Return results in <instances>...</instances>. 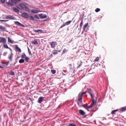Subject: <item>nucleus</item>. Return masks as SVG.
Returning a JSON list of instances; mask_svg holds the SVG:
<instances>
[{
  "label": "nucleus",
  "instance_id": "nucleus-18",
  "mask_svg": "<svg viewBox=\"0 0 126 126\" xmlns=\"http://www.w3.org/2000/svg\"><path fill=\"white\" fill-rule=\"evenodd\" d=\"M8 43H10L11 44H14V41L11 40L10 39V37H8Z\"/></svg>",
  "mask_w": 126,
  "mask_h": 126
},
{
  "label": "nucleus",
  "instance_id": "nucleus-28",
  "mask_svg": "<svg viewBox=\"0 0 126 126\" xmlns=\"http://www.w3.org/2000/svg\"><path fill=\"white\" fill-rule=\"evenodd\" d=\"M118 111H119V110L118 109H116V110H114L111 112V114L112 115H114V114H115L116 113V112H118Z\"/></svg>",
  "mask_w": 126,
  "mask_h": 126
},
{
  "label": "nucleus",
  "instance_id": "nucleus-11",
  "mask_svg": "<svg viewBox=\"0 0 126 126\" xmlns=\"http://www.w3.org/2000/svg\"><path fill=\"white\" fill-rule=\"evenodd\" d=\"M43 101H44V97H43L42 96H40L38 98L37 102L39 104H41V103H42V102H43Z\"/></svg>",
  "mask_w": 126,
  "mask_h": 126
},
{
  "label": "nucleus",
  "instance_id": "nucleus-6",
  "mask_svg": "<svg viewBox=\"0 0 126 126\" xmlns=\"http://www.w3.org/2000/svg\"><path fill=\"white\" fill-rule=\"evenodd\" d=\"M0 43L6 44V39L3 37H0Z\"/></svg>",
  "mask_w": 126,
  "mask_h": 126
},
{
  "label": "nucleus",
  "instance_id": "nucleus-23",
  "mask_svg": "<svg viewBox=\"0 0 126 126\" xmlns=\"http://www.w3.org/2000/svg\"><path fill=\"white\" fill-rule=\"evenodd\" d=\"M27 56H26V54H25V53H22L21 55V58L22 59H25L26 57H27Z\"/></svg>",
  "mask_w": 126,
  "mask_h": 126
},
{
  "label": "nucleus",
  "instance_id": "nucleus-1",
  "mask_svg": "<svg viewBox=\"0 0 126 126\" xmlns=\"http://www.w3.org/2000/svg\"><path fill=\"white\" fill-rule=\"evenodd\" d=\"M20 6L22 9H24L26 11H27V12H30V9H29V7L26 6L25 4L21 3L20 4Z\"/></svg>",
  "mask_w": 126,
  "mask_h": 126
},
{
  "label": "nucleus",
  "instance_id": "nucleus-20",
  "mask_svg": "<svg viewBox=\"0 0 126 126\" xmlns=\"http://www.w3.org/2000/svg\"><path fill=\"white\" fill-rule=\"evenodd\" d=\"M88 27V23H86L83 26V30L85 31L86 30V28Z\"/></svg>",
  "mask_w": 126,
  "mask_h": 126
},
{
  "label": "nucleus",
  "instance_id": "nucleus-5",
  "mask_svg": "<svg viewBox=\"0 0 126 126\" xmlns=\"http://www.w3.org/2000/svg\"><path fill=\"white\" fill-rule=\"evenodd\" d=\"M71 22H72V21H68L66 22H65L64 24L62 25L61 27L59 29H61V28H63V27H64V26H66V25H69V24H70V23H71Z\"/></svg>",
  "mask_w": 126,
  "mask_h": 126
},
{
  "label": "nucleus",
  "instance_id": "nucleus-3",
  "mask_svg": "<svg viewBox=\"0 0 126 126\" xmlns=\"http://www.w3.org/2000/svg\"><path fill=\"white\" fill-rule=\"evenodd\" d=\"M88 93L90 94L92 100V102L90 105V108H93V106H94V105L95 104V99L93 98V95L91 93H90V92H88Z\"/></svg>",
  "mask_w": 126,
  "mask_h": 126
},
{
  "label": "nucleus",
  "instance_id": "nucleus-29",
  "mask_svg": "<svg viewBox=\"0 0 126 126\" xmlns=\"http://www.w3.org/2000/svg\"><path fill=\"white\" fill-rule=\"evenodd\" d=\"M6 3L8 4V5H10V6H12L13 5V4L10 2H7Z\"/></svg>",
  "mask_w": 126,
  "mask_h": 126
},
{
  "label": "nucleus",
  "instance_id": "nucleus-12",
  "mask_svg": "<svg viewBox=\"0 0 126 126\" xmlns=\"http://www.w3.org/2000/svg\"><path fill=\"white\" fill-rule=\"evenodd\" d=\"M82 107L83 108H85V109H86V110H88V109H91V107H90V105L88 106V104H83L82 105Z\"/></svg>",
  "mask_w": 126,
  "mask_h": 126
},
{
  "label": "nucleus",
  "instance_id": "nucleus-8",
  "mask_svg": "<svg viewBox=\"0 0 126 126\" xmlns=\"http://www.w3.org/2000/svg\"><path fill=\"white\" fill-rule=\"evenodd\" d=\"M14 24L16 25H18V26H21V27H25V26H24V25L20 23L18 21H15L14 22Z\"/></svg>",
  "mask_w": 126,
  "mask_h": 126
},
{
  "label": "nucleus",
  "instance_id": "nucleus-2",
  "mask_svg": "<svg viewBox=\"0 0 126 126\" xmlns=\"http://www.w3.org/2000/svg\"><path fill=\"white\" fill-rule=\"evenodd\" d=\"M86 93H87L86 92H83L82 93H80L78 94V100L81 103H82V98L83 97V95H84V94H86Z\"/></svg>",
  "mask_w": 126,
  "mask_h": 126
},
{
  "label": "nucleus",
  "instance_id": "nucleus-26",
  "mask_svg": "<svg viewBox=\"0 0 126 126\" xmlns=\"http://www.w3.org/2000/svg\"><path fill=\"white\" fill-rule=\"evenodd\" d=\"M30 60V58L27 56L26 57V58H25V60L26 62V63H28Z\"/></svg>",
  "mask_w": 126,
  "mask_h": 126
},
{
  "label": "nucleus",
  "instance_id": "nucleus-21",
  "mask_svg": "<svg viewBox=\"0 0 126 126\" xmlns=\"http://www.w3.org/2000/svg\"><path fill=\"white\" fill-rule=\"evenodd\" d=\"M120 110L121 112H126V106H125L124 107H122L120 109Z\"/></svg>",
  "mask_w": 126,
  "mask_h": 126
},
{
  "label": "nucleus",
  "instance_id": "nucleus-9",
  "mask_svg": "<svg viewBox=\"0 0 126 126\" xmlns=\"http://www.w3.org/2000/svg\"><path fill=\"white\" fill-rule=\"evenodd\" d=\"M56 44H57V42H56V41L52 42L50 43V46H51V48L52 49H55V48H56Z\"/></svg>",
  "mask_w": 126,
  "mask_h": 126
},
{
  "label": "nucleus",
  "instance_id": "nucleus-34",
  "mask_svg": "<svg viewBox=\"0 0 126 126\" xmlns=\"http://www.w3.org/2000/svg\"><path fill=\"white\" fill-rule=\"evenodd\" d=\"M51 72L52 74H55V73H56V70H51Z\"/></svg>",
  "mask_w": 126,
  "mask_h": 126
},
{
  "label": "nucleus",
  "instance_id": "nucleus-17",
  "mask_svg": "<svg viewBox=\"0 0 126 126\" xmlns=\"http://www.w3.org/2000/svg\"><path fill=\"white\" fill-rule=\"evenodd\" d=\"M34 32H35V33H43V30H33Z\"/></svg>",
  "mask_w": 126,
  "mask_h": 126
},
{
  "label": "nucleus",
  "instance_id": "nucleus-46",
  "mask_svg": "<svg viewBox=\"0 0 126 126\" xmlns=\"http://www.w3.org/2000/svg\"><path fill=\"white\" fill-rule=\"evenodd\" d=\"M78 105H79V103H78Z\"/></svg>",
  "mask_w": 126,
  "mask_h": 126
},
{
  "label": "nucleus",
  "instance_id": "nucleus-37",
  "mask_svg": "<svg viewBox=\"0 0 126 126\" xmlns=\"http://www.w3.org/2000/svg\"><path fill=\"white\" fill-rule=\"evenodd\" d=\"M94 62H99V57H96L95 59H94Z\"/></svg>",
  "mask_w": 126,
  "mask_h": 126
},
{
  "label": "nucleus",
  "instance_id": "nucleus-19",
  "mask_svg": "<svg viewBox=\"0 0 126 126\" xmlns=\"http://www.w3.org/2000/svg\"><path fill=\"white\" fill-rule=\"evenodd\" d=\"M82 65V61H80L79 62H78V66L77 68H79Z\"/></svg>",
  "mask_w": 126,
  "mask_h": 126
},
{
  "label": "nucleus",
  "instance_id": "nucleus-39",
  "mask_svg": "<svg viewBox=\"0 0 126 126\" xmlns=\"http://www.w3.org/2000/svg\"><path fill=\"white\" fill-rule=\"evenodd\" d=\"M30 18H31V20H35V18H34V16H31Z\"/></svg>",
  "mask_w": 126,
  "mask_h": 126
},
{
  "label": "nucleus",
  "instance_id": "nucleus-35",
  "mask_svg": "<svg viewBox=\"0 0 126 126\" xmlns=\"http://www.w3.org/2000/svg\"><path fill=\"white\" fill-rule=\"evenodd\" d=\"M17 1H20V0H14V1L13 2V1H12V2H13V3H17Z\"/></svg>",
  "mask_w": 126,
  "mask_h": 126
},
{
  "label": "nucleus",
  "instance_id": "nucleus-27",
  "mask_svg": "<svg viewBox=\"0 0 126 126\" xmlns=\"http://www.w3.org/2000/svg\"><path fill=\"white\" fill-rule=\"evenodd\" d=\"M9 75H15V73L13 72V71H10L9 73Z\"/></svg>",
  "mask_w": 126,
  "mask_h": 126
},
{
  "label": "nucleus",
  "instance_id": "nucleus-13",
  "mask_svg": "<svg viewBox=\"0 0 126 126\" xmlns=\"http://www.w3.org/2000/svg\"><path fill=\"white\" fill-rule=\"evenodd\" d=\"M79 113L80 115H81V116H85L86 114L85 112H84V111L82 110V109L79 110Z\"/></svg>",
  "mask_w": 126,
  "mask_h": 126
},
{
  "label": "nucleus",
  "instance_id": "nucleus-14",
  "mask_svg": "<svg viewBox=\"0 0 126 126\" xmlns=\"http://www.w3.org/2000/svg\"><path fill=\"white\" fill-rule=\"evenodd\" d=\"M0 30L2 31V32H4V31H6V28L2 26H0Z\"/></svg>",
  "mask_w": 126,
  "mask_h": 126
},
{
  "label": "nucleus",
  "instance_id": "nucleus-24",
  "mask_svg": "<svg viewBox=\"0 0 126 126\" xmlns=\"http://www.w3.org/2000/svg\"><path fill=\"white\" fill-rule=\"evenodd\" d=\"M25 62V60H24V59L22 58L19 61V63H24Z\"/></svg>",
  "mask_w": 126,
  "mask_h": 126
},
{
  "label": "nucleus",
  "instance_id": "nucleus-36",
  "mask_svg": "<svg viewBox=\"0 0 126 126\" xmlns=\"http://www.w3.org/2000/svg\"><path fill=\"white\" fill-rule=\"evenodd\" d=\"M83 25V21H82L81 22L80 24V27L81 28Z\"/></svg>",
  "mask_w": 126,
  "mask_h": 126
},
{
  "label": "nucleus",
  "instance_id": "nucleus-10",
  "mask_svg": "<svg viewBox=\"0 0 126 126\" xmlns=\"http://www.w3.org/2000/svg\"><path fill=\"white\" fill-rule=\"evenodd\" d=\"M6 19H10L11 20H13L15 19V17H14L13 16H7L6 17Z\"/></svg>",
  "mask_w": 126,
  "mask_h": 126
},
{
  "label": "nucleus",
  "instance_id": "nucleus-45",
  "mask_svg": "<svg viewBox=\"0 0 126 126\" xmlns=\"http://www.w3.org/2000/svg\"><path fill=\"white\" fill-rule=\"evenodd\" d=\"M0 68H3V67L0 65Z\"/></svg>",
  "mask_w": 126,
  "mask_h": 126
},
{
  "label": "nucleus",
  "instance_id": "nucleus-42",
  "mask_svg": "<svg viewBox=\"0 0 126 126\" xmlns=\"http://www.w3.org/2000/svg\"><path fill=\"white\" fill-rule=\"evenodd\" d=\"M35 18H36L37 19H39V16H38V15H35L34 16Z\"/></svg>",
  "mask_w": 126,
  "mask_h": 126
},
{
  "label": "nucleus",
  "instance_id": "nucleus-40",
  "mask_svg": "<svg viewBox=\"0 0 126 126\" xmlns=\"http://www.w3.org/2000/svg\"><path fill=\"white\" fill-rule=\"evenodd\" d=\"M67 50H66V49L65 48L63 49L62 54H65V52H67Z\"/></svg>",
  "mask_w": 126,
  "mask_h": 126
},
{
  "label": "nucleus",
  "instance_id": "nucleus-33",
  "mask_svg": "<svg viewBox=\"0 0 126 126\" xmlns=\"http://www.w3.org/2000/svg\"><path fill=\"white\" fill-rule=\"evenodd\" d=\"M53 55H57L58 54V51L57 50H54V52L53 53Z\"/></svg>",
  "mask_w": 126,
  "mask_h": 126
},
{
  "label": "nucleus",
  "instance_id": "nucleus-38",
  "mask_svg": "<svg viewBox=\"0 0 126 126\" xmlns=\"http://www.w3.org/2000/svg\"><path fill=\"white\" fill-rule=\"evenodd\" d=\"M100 8H97L95 10V12H99V11H100Z\"/></svg>",
  "mask_w": 126,
  "mask_h": 126
},
{
  "label": "nucleus",
  "instance_id": "nucleus-32",
  "mask_svg": "<svg viewBox=\"0 0 126 126\" xmlns=\"http://www.w3.org/2000/svg\"><path fill=\"white\" fill-rule=\"evenodd\" d=\"M28 52H29V54L30 56H32V53H31V51H30V49H29V48H28Z\"/></svg>",
  "mask_w": 126,
  "mask_h": 126
},
{
  "label": "nucleus",
  "instance_id": "nucleus-31",
  "mask_svg": "<svg viewBox=\"0 0 126 126\" xmlns=\"http://www.w3.org/2000/svg\"><path fill=\"white\" fill-rule=\"evenodd\" d=\"M3 47L6 49H8V45L7 44H3Z\"/></svg>",
  "mask_w": 126,
  "mask_h": 126
},
{
  "label": "nucleus",
  "instance_id": "nucleus-44",
  "mask_svg": "<svg viewBox=\"0 0 126 126\" xmlns=\"http://www.w3.org/2000/svg\"><path fill=\"white\" fill-rule=\"evenodd\" d=\"M88 90H89V91H91V89L89 88V89H88Z\"/></svg>",
  "mask_w": 126,
  "mask_h": 126
},
{
  "label": "nucleus",
  "instance_id": "nucleus-7",
  "mask_svg": "<svg viewBox=\"0 0 126 126\" xmlns=\"http://www.w3.org/2000/svg\"><path fill=\"white\" fill-rule=\"evenodd\" d=\"M39 16L40 18H41V19H45L47 18V17H48V16H47V15H45L44 14H39Z\"/></svg>",
  "mask_w": 126,
  "mask_h": 126
},
{
  "label": "nucleus",
  "instance_id": "nucleus-22",
  "mask_svg": "<svg viewBox=\"0 0 126 126\" xmlns=\"http://www.w3.org/2000/svg\"><path fill=\"white\" fill-rule=\"evenodd\" d=\"M32 44H33V45H38V41L34 40L32 41Z\"/></svg>",
  "mask_w": 126,
  "mask_h": 126
},
{
  "label": "nucleus",
  "instance_id": "nucleus-41",
  "mask_svg": "<svg viewBox=\"0 0 126 126\" xmlns=\"http://www.w3.org/2000/svg\"><path fill=\"white\" fill-rule=\"evenodd\" d=\"M69 126H76V125L74 124H70L69 125Z\"/></svg>",
  "mask_w": 126,
  "mask_h": 126
},
{
  "label": "nucleus",
  "instance_id": "nucleus-30",
  "mask_svg": "<svg viewBox=\"0 0 126 126\" xmlns=\"http://www.w3.org/2000/svg\"><path fill=\"white\" fill-rule=\"evenodd\" d=\"M13 10H14L15 12H18L19 11L18 9H17V8H13Z\"/></svg>",
  "mask_w": 126,
  "mask_h": 126
},
{
  "label": "nucleus",
  "instance_id": "nucleus-25",
  "mask_svg": "<svg viewBox=\"0 0 126 126\" xmlns=\"http://www.w3.org/2000/svg\"><path fill=\"white\" fill-rule=\"evenodd\" d=\"M13 57L12 56V54H11L9 56V62H12V59Z\"/></svg>",
  "mask_w": 126,
  "mask_h": 126
},
{
  "label": "nucleus",
  "instance_id": "nucleus-43",
  "mask_svg": "<svg viewBox=\"0 0 126 126\" xmlns=\"http://www.w3.org/2000/svg\"><path fill=\"white\" fill-rule=\"evenodd\" d=\"M0 0L2 3H4V2H5V0Z\"/></svg>",
  "mask_w": 126,
  "mask_h": 126
},
{
  "label": "nucleus",
  "instance_id": "nucleus-4",
  "mask_svg": "<svg viewBox=\"0 0 126 126\" xmlns=\"http://www.w3.org/2000/svg\"><path fill=\"white\" fill-rule=\"evenodd\" d=\"M21 16L23 17V18L25 19H28L29 18L30 16L28 13L26 12H24L22 14Z\"/></svg>",
  "mask_w": 126,
  "mask_h": 126
},
{
  "label": "nucleus",
  "instance_id": "nucleus-16",
  "mask_svg": "<svg viewBox=\"0 0 126 126\" xmlns=\"http://www.w3.org/2000/svg\"><path fill=\"white\" fill-rule=\"evenodd\" d=\"M40 11H39V10L37 9H32V13H38V12H40Z\"/></svg>",
  "mask_w": 126,
  "mask_h": 126
},
{
  "label": "nucleus",
  "instance_id": "nucleus-15",
  "mask_svg": "<svg viewBox=\"0 0 126 126\" xmlns=\"http://www.w3.org/2000/svg\"><path fill=\"white\" fill-rule=\"evenodd\" d=\"M15 49L16 50V51H17V52H18L19 53H21V49H20V48H19L18 47V45H15Z\"/></svg>",
  "mask_w": 126,
  "mask_h": 126
}]
</instances>
